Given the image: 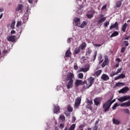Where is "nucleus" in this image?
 <instances>
[{"mask_svg": "<svg viewBox=\"0 0 130 130\" xmlns=\"http://www.w3.org/2000/svg\"><path fill=\"white\" fill-rule=\"evenodd\" d=\"M74 78L75 74L74 73L69 72L67 74L66 80L68 82L66 84V86L67 89H71L73 87Z\"/></svg>", "mask_w": 130, "mask_h": 130, "instance_id": "obj_1", "label": "nucleus"}, {"mask_svg": "<svg viewBox=\"0 0 130 130\" xmlns=\"http://www.w3.org/2000/svg\"><path fill=\"white\" fill-rule=\"evenodd\" d=\"M94 81H95V78L90 77L89 78L87 79V81H83V89L84 90H86V89H88L90 88L92 85L94 83Z\"/></svg>", "mask_w": 130, "mask_h": 130, "instance_id": "obj_2", "label": "nucleus"}, {"mask_svg": "<svg viewBox=\"0 0 130 130\" xmlns=\"http://www.w3.org/2000/svg\"><path fill=\"white\" fill-rule=\"evenodd\" d=\"M80 20V18H75L74 19L76 26H78L80 28H85V27H86L87 25V22H86V21H83V23L81 24Z\"/></svg>", "mask_w": 130, "mask_h": 130, "instance_id": "obj_3", "label": "nucleus"}, {"mask_svg": "<svg viewBox=\"0 0 130 130\" xmlns=\"http://www.w3.org/2000/svg\"><path fill=\"white\" fill-rule=\"evenodd\" d=\"M111 107V105L109 103V102L107 101L103 105V109H104V112L106 113L107 111H108Z\"/></svg>", "mask_w": 130, "mask_h": 130, "instance_id": "obj_4", "label": "nucleus"}, {"mask_svg": "<svg viewBox=\"0 0 130 130\" xmlns=\"http://www.w3.org/2000/svg\"><path fill=\"white\" fill-rule=\"evenodd\" d=\"M118 101L119 102H124V101H126V100H130V95H125L124 96H121L118 99Z\"/></svg>", "mask_w": 130, "mask_h": 130, "instance_id": "obj_5", "label": "nucleus"}, {"mask_svg": "<svg viewBox=\"0 0 130 130\" xmlns=\"http://www.w3.org/2000/svg\"><path fill=\"white\" fill-rule=\"evenodd\" d=\"M109 64V60L108 59V57H105V60L102 64V68H105L106 66H108Z\"/></svg>", "mask_w": 130, "mask_h": 130, "instance_id": "obj_6", "label": "nucleus"}, {"mask_svg": "<svg viewBox=\"0 0 130 130\" xmlns=\"http://www.w3.org/2000/svg\"><path fill=\"white\" fill-rule=\"evenodd\" d=\"M81 101H82V99L80 97H78L76 99L75 103L74 106L75 107H79L80 105H81Z\"/></svg>", "mask_w": 130, "mask_h": 130, "instance_id": "obj_7", "label": "nucleus"}, {"mask_svg": "<svg viewBox=\"0 0 130 130\" xmlns=\"http://www.w3.org/2000/svg\"><path fill=\"white\" fill-rule=\"evenodd\" d=\"M23 8H24V6L22 4H19L17 6V7L16 9V12H19V11H20V13L23 14Z\"/></svg>", "mask_w": 130, "mask_h": 130, "instance_id": "obj_8", "label": "nucleus"}, {"mask_svg": "<svg viewBox=\"0 0 130 130\" xmlns=\"http://www.w3.org/2000/svg\"><path fill=\"white\" fill-rule=\"evenodd\" d=\"M7 41L10 42H15L16 41V36H11L7 38Z\"/></svg>", "mask_w": 130, "mask_h": 130, "instance_id": "obj_9", "label": "nucleus"}, {"mask_svg": "<svg viewBox=\"0 0 130 130\" xmlns=\"http://www.w3.org/2000/svg\"><path fill=\"white\" fill-rule=\"evenodd\" d=\"M129 90V89L127 87L125 86V87L120 89V90L119 91V94H120V93L124 94V93H126V92H127V91H128Z\"/></svg>", "mask_w": 130, "mask_h": 130, "instance_id": "obj_10", "label": "nucleus"}, {"mask_svg": "<svg viewBox=\"0 0 130 130\" xmlns=\"http://www.w3.org/2000/svg\"><path fill=\"white\" fill-rule=\"evenodd\" d=\"M118 22H116L114 24H111V26L110 27V30H112V29L115 28L116 30L118 29Z\"/></svg>", "mask_w": 130, "mask_h": 130, "instance_id": "obj_11", "label": "nucleus"}, {"mask_svg": "<svg viewBox=\"0 0 130 130\" xmlns=\"http://www.w3.org/2000/svg\"><path fill=\"white\" fill-rule=\"evenodd\" d=\"M101 79L104 81H107L109 80V76H108V75L107 74H103L101 77Z\"/></svg>", "mask_w": 130, "mask_h": 130, "instance_id": "obj_12", "label": "nucleus"}, {"mask_svg": "<svg viewBox=\"0 0 130 130\" xmlns=\"http://www.w3.org/2000/svg\"><path fill=\"white\" fill-rule=\"evenodd\" d=\"M106 20V17H103L98 21L97 25H102V23Z\"/></svg>", "mask_w": 130, "mask_h": 130, "instance_id": "obj_13", "label": "nucleus"}, {"mask_svg": "<svg viewBox=\"0 0 130 130\" xmlns=\"http://www.w3.org/2000/svg\"><path fill=\"white\" fill-rule=\"evenodd\" d=\"M83 83H84V82H83L82 80H77L75 82V85L77 87H78V86H80V85H83L84 86Z\"/></svg>", "mask_w": 130, "mask_h": 130, "instance_id": "obj_14", "label": "nucleus"}, {"mask_svg": "<svg viewBox=\"0 0 130 130\" xmlns=\"http://www.w3.org/2000/svg\"><path fill=\"white\" fill-rule=\"evenodd\" d=\"M75 128H76V124H73L72 125H71L69 129L68 128V127H66L64 130H75Z\"/></svg>", "mask_w": 130, "mask_h": 130, "instance_id": "obj_15", "label": "nucleus"}, {"mask_svg": "<svg viewBox=\"0 0 130 130\" xmlns=\"http://www.w3.org/2000/svg\"><path fill=\"white\" fill-rule=\"evenodd\" d=\"M94 103L96 106H98L100 104V99L96 98L94 100Z\"/></svg>", "mask_w": 130, "mask_h": 130, "instance_id": "obj_16", "label": "nucleus"}, {"mask_svg": "<svg viewBox=\"0 0 130 130\" xmlns=\"http://www.w3.org/2000/svg\"><path fill=\"white\" fill-rule=\"evenodd\" d=\"M127 27V23H125L122 26L121 31L123 33L125 32V30H126V28Z\"/></svg>", "mask_w": 130, "mask_h": 130, "instance_id": "obj_17", "label": "nucleus"}, {"mask_svg": "<svg viewBox=\"0 0 130 130\" xmlns=\"http://www.w3.org/2000/svg\"><path fill=\"white\" fill-rule=\"evenodd\" d=\"M72 55V52L70 50H68L65 53V57H71Z\"/></svg>", "mask_w": 130, "mask_h": 130, "instance_id": "obj_18", "label": "nucleus"}, {"mask_svg": "<svg viewBox=\"0 0 130 130\" xmlns=\"http://www.w3.org/2000/svg\"><path fill=\"white\" fill-rule=\"evenodd\" d=\"M80 49L81 50H84V49L85 48H86V47H87V44H86V43L83 42L82 43L81 45L80 46Z\"/></svg>", "mask_w": 130, "mask_h": 130, "instance_id": "obj_19", "label": "nucleus"}, {"mask_svg": "<svg viewBox=\"0 0 130 130\" xmlns=\"http://www.w3.org/2000/svg\"><path fill=\"white\" fill-rule=\"evenodd\" d=\"M120 86H125V83L118 82L115 85V87L116 88V87H120Z\"/></svg>", "mask_w": 130, "mask_h": 130, "instance_id": "obj_20", "label": "nucleus"}, {"mask_svg": "<svg viewBox=\"0 0 130 130\" xmlns=\"http://www.w3.org/2000/svg\"><path fill=\"white\" fill-rule=\"evenodd\" d=\"M59 106H54V109L53 110L54 111V113H57V112H58V111H59Z\"/></svg>", "mask_w": 130, "mask_h": 130, "instance_id": "obj_21", "label": "nucleus"}, {"mask_svg": "<svg viewBox=\"0 0 130 130\" xmlns=\"http://www.w3.org/2000/svg\"><path fill=\"white\" fill-rule=\"evenodd\" d=\"M113 122L114 124H117L118 125L120 123V121L115 119V118H113Z\"/></svg>", "mask_w": 130, "mask_h": 130, "instance_id": "obj_22", "label": "nucleus"}, {"mask_svg": "<svg viewBox=\"0 0 130 130\" xmlns=\"http://www.w3.org/2000/svg\"><path fill=\"white\" fill-rule=\"evenodd\" d=\"M91 53H92V50H88L86 51L85 55L87 56V58H89V56H90V54H91Z\"/></svg>", "mask_w": 130, "mask_h": 130, "instance_id": "obj_23", "label": "nucleus"}, {"mask_svg": "<svg viewBox=\"0 0 130 130\" xmlns=\"http://www.w3.org/2000/svg\"><path fill=\"white\" fill-rule=\"evenodd\" d=\"M89 71V67L86 68H82L80 69V72H83L84 73H86Z\"/></svg>", "mask_w": 130, "mask_h": 130, "instance_id": "obj_24", "label": "nucleus"}, {"mask_svg": "<svg viewBox=\"0 0 130 130\" xmlns=\"http://www.w3.org/2000/svg\"><path fill=\"white\" fill-rule=\"evenodd\" d=\"M113 99V98H111L110 100H108V102L111 105H112V104L115 102V101H116L115 99H114V100Z\"/></svg>", "mask_w": 130, "mask_h": 130, "instance_id": "obj_25", "label": "nucleus"}, {"mask_svg": "<svg viewBox=\"0 0 130 130\" xmlns=\"http://www.w3.org/2000/svg\"><path fill=\"white\" fill-rule=\"evenodd\" d=\"M102 73V70H100L95 73V75H96V77H99V76L101 75Z\"/></svg>", "mask_w": 130, "mask_h": 130, "instance_id": "obj_26", "label": "nucleus"}, {"mask_svg": "<svg viewBox=\"0 0 130 130\" xmlns=\"http://www.w3.org/2000/svg\"><path fill=\"white\" fill-rule=\"evenodd\" d=\"M86 100V103L87 104V105H92V104H93V102L92 101V100L87 99Z\"/></svg>", "mask_w": 130, "mask_h": 130, "instance_id": "obj_27", "label": "nucleus"}, {"mask_svg": "<svg viewBox=\"0 0 130 130\" xmlns=\"http://www.w3.org/2000/svg\"><path fill=\"white\" fill-rule=\"evenodd\" d=\"M67 110L69 112H73V108L70 105L68 106Z\"/></svg>", "mask_w": 130, "mask_h": 130, "instance_id": "obj_28", "label": "nucleus"}, {"mask_svg": "<svg viewBox=\"0 0 130 130\" xmlns=\"http://www.w3.org/2000/svg\"><path fill=\"white\" fill-rule=\"evenodd\" d=\"M59 118L62 121H64L66 120V117L63 114L60 115L59 116Z\"/></svg>", "mask_w": 130, "mask_h": 130, "instance_id": "obj_29", "label": "nucleus"}, {"mask_svg": "<svg viewBox=\"0 0 130 130\" xmlns=\"http://www.w3.org/2000/svg\"><path fill=\"white\" fill-rule=\"evenodd\" d=\"M118 31H116L115 32H114L111 36V37L112 38V37H115L116 36H118Z\"/></svg>", "mask_w": 130, "mask_h": 130, "instance_id": "obj_30", "label": "nucleus"}, {"mask_svg": "<svg viewBox=\"0 0 130 130\" xmlns=\"http://www.w3.org/2000/svg\"><path fill=\"white\" fill-rule=\"evenodd\" d=\"M120 105H118L117 103H116L114 106L112 107L113 110H115L116 109V107H118V106H120Z\"/></svg>", "mask_w": 130, "mask_h": 130, "instance_id": "obj_31", "label": "nucleus"}, {"mask_svg": "<svg viewBox=\"0 0 130 130\" xmlns=\"http://www.w3.org/2000/svg\"><path fill=\"white\" fill-rule=\"evenodd\" d=\"M80 51H81V49L80 48H76L75 50V54H78Z\"/></svg>", "mask_w": 130, "mask_h": 130, "instance_id": "obj_32", "label": "nucleus"}, {"mask_svg": "<svg viewBox=\"0 0 130 130\" xmlns=\"http://www.w3.org/2000/svg\"><path fill=\"white\" fill-rule=\"evenodd\" d=\"M120 6H121V2L118 1L116 3V8H120Z\"/></svg>", "mask_w": 130, "mask_h": 130, "instance_id": "obj_33", "label": "nucleus"}, {"mask_svg": "<svg viewBox=\"0 0 130 130\" xmlns=\"http://www.w3.org/2000/svg\"><path fill=\"white\" fill-rule=\"evenodd\" d=\"M123 111L126 114H129V110H128V109H124Z\"/></svg>", "mask_w": 130, "mask_h": 130, "instance_id": "obj_34", "label": "nucleus"}, {"mask_svg": "<svg viewBox=\"0 0 130 130\" xmlns=\"http://www.w3.org/2000/svg\"><path fill=\"white\" fill-rule=\"evenodd\" d=\"M121 71H122V68L118 69L117 72H115V74L118 75V74H119L121 72Z\"/></svg>", "mask_w": 130, "mask_h": 130, "instance_id": "obj_35", "label": "nucleus"}, {"mask_svg": "<svg viewBox=\"0 0 130 130\" xmlns=\"http://www.w3.org/2000/svg\"><path fill=\"white\" fill-rule=\"evenodd\" d=\"M81 9H83V7L81 6L80 8L78 10L77 13L79 14V15H82V10Z\"/></svg>", "mask_w": 130, "mask_h": 130, "instance_id": "obj_36", "label": "nucleus"}, {"mask_svg": "<svg viewBox=\"0 0 130 130\" xmlns=\"http://www.w3.org/2000/svg\"><path fill=\"white\" fill-rule=\"evenodd\" d=\"M78 77L79 79H83L84 78V74L83 73L78 74Z\"/></svg>", "mask_w": 130, "mask_h": 130, "instance_id": "obj_37", "label": "nucleus"}, {"mask_svg": "<svg viewBox=\"0 0 130 130\" xmlns=\"http://www.w3.org/2000/svg\"><path fill=\"white\" fill-rule=\"evenodd\" d=\"M87 17L88 19H92V18H93V17H94V15H93V14H87Z\"/></svg>", "mask_w": 130, "mask_h": 130, "instance_id": "obj_38", "label": "nucleus"}, {"mask_svg": "<svg viewBox=\"0 0 130 130\" xmlns=\"http://www.w3.org/2000/svg\"><path fill=\"white\" fill-rule=\"evenodd\" d=\"M119 77L120 79H124V78H125V75L123 74V73H122L119 75Z\"/></svg>", "mask_w": 130, "mask_h": 130, "instance_id": "obj_39", "label": "nucleus"}, {"mask_svg": "<svg viewBox=\"0 0 130 130\" xmlns=\"http://www.w3.org/2000/svg\"><path fill=\"white\" fill-rule=\"evenodd\" d=\"M72 41H73V38H69L67 40L68 43H72Z\"/></svg>", "mask_w": 130, "mask_h": 130, "instance_id": "obj_40", "label": "nucleus"}, {"mask_svg": "<svg viewBox=\"0 0 130 130\" xmlns=\"http://www.w3.org/2000/svg\"><path fill=\"white\" fill-rule=\"evenodd\" d=\"M64 114L66 116H71V113L69 111L64 112Z\"/></svg>", "mask_w": 130, "mask_h": 130, "instance_id": "obj_41", "label": "nucleus"}, {"mask_svg": "<svg viewBox=\"0 0 130 130\" xmlns=\"http://www.w3.org/2000/svg\"><path fill=\"white\" fill-rule=\"evenodd\" d=\"M21 25H22V21H18L17 23L16 27H19Z\"/></svg>", "mask_w": 130, "mask_h": 130, "instance_id": "obj_42", "label": "nucleus"}, {"mask_svg": "<svg viewBox=\"0 0 130 130\" xmlns=\"http://www.w3.org/2000/svg\"><path fill=\"white\" fill-rule=\"evenodd\" d=\"M108 25H109V21H106L104 23V25L105 26V28H106V27H108Z\"/></svg>", "mask_w": 130, "mask_h": 130, "instance_id": "obj_43", "label": "nucleus"}, {"mask_svg": "<svg viewBox=\"0 0 130 130\" xmlns=\"http://www.w3.org/2000/svg\"><path fill=\"white\" fill-rule=\"evenodd\" d=\"M81 60L83 61V62H85V61L87 60V59L86 58V57L82 56V58H81Z\"/></svg>", "mask_w": 130, "mask_h": 130, "instance_id": "obj_44", "label": "nucleus"}, {"mask_svg": "<svg viewBox=\"0 0 130 130\" xmlns=\"http://www.w3.org/2000/svg\"><path fill=\"white\" fill-rule=\"evenodd\" d=\"M63 127H64V123L60 124L59 128H60V129H62V128H63Z\"/></svg>", "mask_w": 130, "mask_h": 130, "instance_id": "obj_45", "label": "nucleus"}, {"mask_svg": "<svg viewBox=\"0 0 130 130\" xmlns=\"http://www.w3.org/2000/svg\"><path fill=\"white\" fill-rule=\"evenodd\" d=\"M125 49H126V48H125V47L122 48L121 50V53H123V52H124V51H125Z\"/></svg>", "mask_w": 130, "mask_h": 130, "instance_id": "obj_46", "label": "nucleus"}, {"mask_svg": "<svg viewBox=\"0 0 130 130\" xmlns=\"http://www.w3.org/2000/svg\"><path fill=\"white\" fill-rule=\"evenodd\" d=\"M86 108H87L88 109H89L90 110H92V106L87 105Z\"/></svg>", "mask_w": 130, "mask_h": 130, "instance_id": "obj_47", "label": "nucleus"}, {"mask_svg": "<svg viewBox=\"0 0 130 130\" xmlns=\"http://www.w3.org/2000/svg\"><path fill=\"white\" fill-rule=\"evenodd\" d=\"M125 103V105H126V106H127V107H128L129 106H130V101H129Z\"/></svg>", "mask_w": 130, "mask_h": 130, "instance_id": "obj_48", "label": "nucleus"}, {"mask_svg": "<svg viewBox=\"0 0 130 130\" xmlns=\"http://www.w3.org/2000/svg\"><path fill=\"white\" fill-rule=\"evenodd\" d=\"M11 29H15V22H13L11 26Z\"/></svg>", "mask_w": 130, "mask_h": 130, "instance_id": "obj_49", "label": "nucleus"}, {"mask_svg": "<svg viewBox=\"0 0 130 130\" xmlns=\"http://www.w3.org/2000/svg\"><path fill=\"white\" fill-rule=\"evenodd\" d=\"M96 56H97V52H94V54L93 55V60L96 59Z\"/></svg>", "mask_w": 130, "mask_h": 130, "instance_id": "obj_50", "label": "nucleus"}, {"mask_svg": "<svg viewBox=\"0 0 130 130\" xmlns=\"http://www.w3.org/2000/svg\"><path fill=\"white\" fill-rule=\"evenodd\" d=\"M124 43L125 44V46L126 47V46H128V42L127 41H125L124 42Z\"/></svg>", "mask_w": 130, "mask_h": 130, "instance_id": "obj_51", "label": "nucleus"}, {"mask_svg": "<svg viewBox=\"0 0 130 130\" xmlns=\"http://www.w3.org/2000/svg\"><path fill=\"white\" fill-rule=\"evenodd\" d=\"M117 74H115V72H113L110 74V77H114V76L116 75Z\"/></svg>", "mask_w": 130, "mask_h": 130, "instance_id": "obj_52", "label": "nucleus"}, {"mask_svg": "<svg viewBox=\"0 0 130 130\" xmlns=\"http://www.w3.org/2000/svg\"><path fill=\"white\" fill-rule=\"evenodd\" d=\"M93 130H97L98 129V126L97 125H94L92 128Z\"/></svg>", "mask_w": 130, "mask_h": 130, "instance_id": "obj_53", "label": "nucleus"}, {"mask_svg": "<svg viewBox=\"0 0 130 130\" xmlns=\"http://www.w3.org/2000/svg\"><path fill=\"white\" fill-rule=\"evenodd\" d=\"M94 46H96L97 47H100V46H102V45L101 44H95L93 45Z\"/></svg>", "mask_w": 130, "mask_h": 130, "instance_id": "obj_54", "label": "nucleus"}, {"mask_svg": "<svg viewBox=\"0 0 130 130\" xmlns=\"http://www.w3.org/2000/svg\"><path fill=\"white\" fill-rule=\"evenodd\" d=\"M76 121V117H72V122L74 123Z\"/></svg>", "mask_w": 130, "mask_h": 130, "instance_id": "obj_55", "label": "nucleus"}, {"mask_svg": "<svg viewBox=\"0 0 130 130\" xmlns=\"http://www.w3.org/2000/svg\"><path fill=\"white\" fill-rule=\"evenodd\" d=\"M74 70H78V66L74 65Z\"/></svg>", "mask_w": 130, "mask_h": 130, "instance_id": "obj_56", "label": "nucleus"}, {"mask_svg": "<svg viewBox=\"0 0 130 130\" xmlns=\"http://www.w3.org/2000/svg\"><path fill=\"white\" fill-rule=\"evenodd\" d=\"M121 107H124V106H126L125 103H124L120 105Z\"/></svg>", "mask_w": 130, "mask_h": 130, "instance_id": "obj_57", "label": "nucleus"}, {"mask_svg": "<svg viewBox=\"0 0 130 130\" xmlns=\"http://www.w3.org/2000/svg\"><path fill=\"white\" fill-rule=\"evenodd\" d=\"M99 120H100L99 119H98L95 122V125H97L98 124V123L99 122Z\"/></svg>", "mask_w": 130, "mask_h": 130, "instance_id": "obj_58", "label": "nucleus"}, {"mask_svg": "<svg viewBox=\"0 0 130 130\" xmlns=\"http://www.w3.org/2000/svg\"><path fill=\"white\" fill-rule=\"evenodd\" d=\"M29 7H26V13H27V14H28V13H29Z\"/></svg>", "mask_w": 130, "mask_h": 130, "instance_id": "obj_59", "label": "nucleus"}, {"mask_svg": "<svg viewBox=\"0 0 130 130\" xmlns=\"http://www.w3.org/2000/svg\"><path fill=\"white\" fill-rule=\"evenodd\" d=\"M99 64H101L102 62H103V59H102L99 60Z\"/></svg>", "mask_w": 130, "mask_h": 130, "instance_id": "obj_60", "label": "nucleus"}, {"mask_svg": "<svg viewBox=\"0 0 130 130\" xmlns=\"http://www.w3.org/2000/svg\"><path fill=\"white\" fill-rule=\"evenodd\" d=\"M119 79H120V78H119V76L116 77L114 78V79H115V81H117V80H119Z\"/></svg>", "mask_w": 130, "mask_h": 130, "instance_id": "obj_61", "label": "nucleus"}, {"mask_svg": "<svg viewBox=\"0 0 130 130\" xmlns=\"http://www.w3.org/2000/svg\"><path fill=\"white\" fill-rule=\"evenodd\" d=\"M99 60L102 59V55H100L98 57Z\"/></svg>", "mask_w": 130, "mask_h": 130, "instance_id": "obj_62", "label": "nucleus"}, {"mask_svg": "<svg viewBox=\"0 0 130 130\" xmlns=\"http://www.w3.org/2000/svg\"><path fill=\"white\" fill-rule=\"evenodd\" d=\"M15 33H16V31L14 30H13L11 31V34H15Z\"/></svg>", "mask_w": 130, "mask_h": 130, "instance_id": "obj_63", "label": "nucleus"}, {"mask_svg": "<svg viewBox=\"0 0 130 130\" xmlns=\"http://www.w3.org/2000/svg\"><path fill=\"white\" fill-rule=\"evenodd\" d=\"M7 52H8V50H4L3 51V53H5V54H7Z\"/></svg>", "mask_w": 130, "mask_h": 130, "instance_id": "obj_64", "label": "nucleus"}]
</instances>
